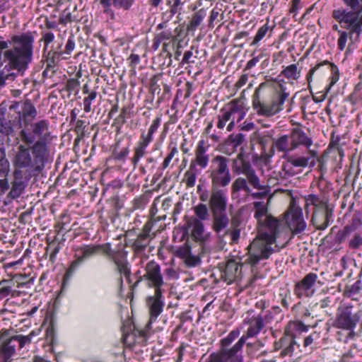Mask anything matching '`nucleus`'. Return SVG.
<instances>
[{
  "instance_id": "1",
  "label": "nucleus",
  "mask_w": 362,
  "mask_h": 362,
  "mask_svg": "<svg viewBox=\"0 0 362 362\" xmlns=\"http://www.w3.org/2000/svg\"><path fill=\"white\" fill-rule=\"evenodd\" d=\"M49 122L41 119L24 128L19 132L23 142L17 147L13 164L14 171L41 172L45 166L49 156L47 144L50 140Z\"/></svg>"
},
{
  "instance_id": "2",
  "label": "nucleus",
  "mask_w": 362,
  "mask_h": 362,
  "mask_svg": "<svg viewBox=\"0 0 362 362\" xmlns=\"http://www.w3.org/2000/svg\"><path fill=\"white\" fill-rule=\"evenodd\" d=\"M35 32L27 31L12 35L10 40H5L0 35V66L7 62L4 69L16 70L18 74L23 76L32 63L34 53Z\"/></svg>"
},
{
  "instance_id": "3",
  "label": "nucleus",
  "mask_w": 362,
  "mask_h": 362,
  "mask_svg": "<svg viewBox=\"0 0 362 362\" xmlns=\"http://www.w3.org/2000/svg\"><path fill=\"white\" fill-rule=\"evenodd\" d=\"M37 332L32 330L28 335L18 334L13 329L0 330V362H11L16 355V351L21 350L33 342Z\"/></svg>"
},
{
  "instance_id": "4",
  "label": "nucleus",
  "mask_w": 362,
  "mask_h": 362,
  "mask_svg": "<svg viewBox=\"0 0 362 362\" xmlns=\"http://www.w3.org/2000/svg\"><path fill=\"white\" fill-rule=\"evenodd\" d=\"M227 193L226 188L210 187L209 207L212 216L211 228L217 235L228 228L230 223Z\"/></svg>"
},
{
  "instance_id": "5",
  "label": "nucleus",
  "mask_w": 362,
  "mask_h": 362,
  "mask_svg": "<svg viewBox=\"0 0 362 362\" xmlns=\"http://www.w3.org/2000/svg\"><path fill=\"white\" fill-rule=\"evenodd\" d=\"M346 8L334 9L332 18L341 28L349 30L351 34L362 33V0H342Z\"/></svg>"
},
{
  "instance_id": "6",
  "label": "nucleus",
  "mask_w": 362,
  "mask_h": 362,
  "mask_svg": "<svg viewBox=\"0 0 362 362\" xmlns=\"http://www.w3.org/2000/svg\"><path fill=\"white\" fill-rule=\"evenodd\" d=\"M240 334L239 328L231 330L219 341V348L209 354L206 362H243V349L236 346L229 347Z\"/></svg>"
},
{
  "instance_id": "7",
  "label": "nucleus",
  "mask_w": 362,
  "mask_h": 362,
  "mask_svg": "<svg viewBox=\"0 0 362 362\" xmlns=\"http://www.w3.org/2000/svg\"><path fill=\"white\" fill-rule=\"evenodd\" d=\"M267 86L268 83L267 82H262L255 89L252 95V106L258 115L269 117L283 110L284 102L289 94L286 92V87L281 85L280 91L272 98L270 103L261 102L260 92Z\"/></svg>"
},
{
  "instance_id": "8",
  "label": "nucleus",
  "mask_w": 362,
  "mask_h": 362,
  "mask_svg": "<svg viewBox=\"0 0 362 362\" xmlns=\"http://www.w3.org/2000/svg\"><path fill=\"white\" fill-rule=\"evenodd\" d=\"M230 159L216 155L211 160V165L206 173L211 180V187L226 188L232 180L228 166Z\"/></svg>"
},
{
  "instance_id": "9",
  "label": "nucleus",
  "mask_w": 362,
  "mask_h": 362,
  "mask_svg": "<svg viewBox=\"0 0 362 362\" xmlns=\"http://www.w3.org/2000/svg\"><path fill=\"white\" fill-rule=\"evenodd\" d=\"M361 316L362 312L356 310L351 304L341 305L337 310L332 327L348 331L347 338L353 339L356 334L354 329L361 320Z\"/></svg>"
},
{
  "instance_id": "10",
  "label": "nucleus",
  "mask_w": 362,
  "mask_h": 362,
  "mask_svg": "<svg viewBox=\"0 0 362 362\" xmlns=\"http://www.w3.org/2000/svg\"><path fill=\"white\" fill-rule=\"evenodd\" d=\"M98 251L102 250L107 256V257L114 263L116 267V270L120 274V282L122 283L123 275L129 283H131V267L127 259V252L124 250H114L111 247V244L109 243L97 245Z\"/></svg>"
},
{
  "instance_id": "11",
  "label": "nucleus",
  "mask_w": 362,
  "mask_h": 362,
  "mask_svg": "<svg viewBox=\"0 0 362 362\" xmlns=\"http://www.w3.org/2000/svg\"><path fill=\"white\" fill-rule=\"evenodd\" d=\"M144 271V274L139 277L133 286L136 287L141 281H144L147 286L153 288L155 291L161 290L165 283L159 264L151 260L146 263Z\"/></svg>"
},
{
  "instance_id": "12",
  "label": "nucleus",
  "mask_w": 362,
  "mask_h": 362,
  "mask_svg": "<svg viewBox=\"0 0 362 362\" xmlns=\"http://www.w3.org/2000/svg\"><path fill=\"white\" fill-rule=\"evenodd\" d=\"M281 221L274 217L267 216L266 218L257 224V238L269 245L274 244L280 230Z\"/></svg>"
},
{
  "instance_id": "13",
  "label": "nucleus",
  "mask_w": 362,
  "mask_h": 362,
  "mask_svg": "<svg viewBox=\"0 0 362 362\" xmlns=\"http://www.w3.org/2000/svg\"><path fill=\"white\" fill-rule=\"evenodd\" d=\"M323 65H327L329 66V69H330L332 76L330 77V82L329 85L326 87V93H321V95L320 96H315L313 95V100L315 101V103H318L320 102H322L327 96V93L329 91L331 88L338 81L339 78V71L337 66H336L334 64L331 63L327 60L319 63L316 64L314 67L310 69L308 73L306 76V79L308 81V89L310 90L311 94L313 95V91L311 89V81L313 80V76L315 72L320 69Z\"/></svg>"
},
{
  "instance_id": "14",
  "label": "nucleus",
  "mask_w": 362,
  "mask_h": 362,
  "mask_svg": "<svg viewBox=\"0 0 362 362\" xmlns=\"http://www.w3.org/2000/svg\"><path fill=\"white\" fill-rule=\"evenodd\" d=\"M243 323L247 325V329L234 344L240 349H243L247 339L255 337L264 327V318L260 314L251 317H245Z\"/></svg>"
},
{
  "instance_id": "15",
  "label": "nucleus",
  "mask_w": 362,
  "mask_h": 362,
  "mask_svg": "<svg viewBox=\"0 0 362 362\" xmlns=\"http://www.w3.org/2000/svg\"><path fill=\"white\" fill-rule=\"evenodd\" d=\"M238 159L241 164L240 168V174H243L247 177L249 184H250L255 189L261 190L264 189L266 187L260 184L259 178L256 174L255 169L252 168L250 162L245 158L244 148H240L238 153Z\"/></svg>"
},
{
  "instance_id": "16",
  "label": "nucleus",
  "mask_w": 362,
  "mask_h": 362,
  "mask_svg": "<svg viewBox=\"0 0 362 362\" xmlns=\"http://www.w3.org/2000/svg\"><path fill=\"white\" fill-rule=\"evenodd\" d=\"M317 280V275L315 273L307 274L300 281L294 286V294L298 298H310L315 293L314 285Z\"/></svg>"
},
{
  "instance_id": "17",
  "label": "nucleus",
  "mask_w": 362,
  "mask_h": 362,
  "mask_svg": "<svg viewBox=\"0 0 362 362\" xmlns=\"http://www.w3.org/2000/svg\"><path fill=\"white\" fill-rule=\"evenodd\" d=\"M288 225L294 234L300 233L306 228V222L303 218L302 209L295 205H291L288 211Z\"/></svg>"
},
{
  "instance_id": "18",
  "label": "nucleus",
  "mask_w": 362,
  "mask_h": 362,
  "mask_svg": "<svg viewBox=\"0 0 362 362\" xmlns=\"http://www.w3.org/2000/svg\"><path fill=\"white\" fill-rule=\"evenodd\" d=\"M332 216L333 209L330 205L322 206L313 210L310 221L317 230H323L329 225Z\"/></svg>"
},
{
  "instance_id": "19",
  "label": "nucleus",
  "mask_w": 362,
  "mask_h": 362,
  "mask_svg": "<svg viewBox=\"0 0 362 362\" xmlns=\"http://www.w3.org/2000/svg\"><path fill=\"white\" fill-rule=\"evenodd\" d=\"M146 305L149 310V322H156L158 317L161 314L164 307V296L162 294V290L154 291V295L148 296L146 300Z\"/></svg>"
},
{
  "instance_id": "20",
  "label": "nucleus",
  "mask_w": 362,
  "mask_h": 362,
  "mask_svg": "<svg viewBox=\"0 0 362 362\" xmlns=\"http://www.w3.org/2000/svg\"><path fill=\"white\" fill-rule=\"evenodd\" d=\"M317 156V153L314 151L309 150L308 154L306 156H298V155H291L286 156L284 158H286L287 163L284 164L283 168L284 170H286V168L288 165L296 168H305L307 166L310 165V167H313L315 165V157Z\"/></svg>"
},
{
  "instance_id": "21",
  "label": "nucleus",
  "mask_w": 362,
  "mask_h": 362,
  "mask_svg": "<svg viewBox=\"0 0 362 362\" xmlns=\"http://www.w3.org/2000/svg\"><path fill=\"white\" fill-rule=\"evenodd\" d=\"M208 146L206 145L205 141L202 139L199 141L194 150V158L190 161L189 164H194L200 169H205L210 161L209 154L207 153Z\"/></svg>"
},
{
  "instance_id": "22",
  "label": "nucleus",
  "mask_w": 362,
  "mask_h": 362,
  "mask_svg": "<svg viewBox=\"0 0 362 362\" xmlns=\"http://www.w3.org/2000/svg\"><path fill=\"white\" fill-rule=\"evenodd\" d=\"M289 137L291 140L290 150L294 151L300 146H304L309 149L313 144L312 139L308 136L302 129L298 127L292 129Z\"/></svg>"
},
{
  "instance_id": "23",
  "label": "nucleus",
  "mask_w": 362,
  "mask_h": 362,
  "mask_svg": "<svg viewBox=\"0 0 362 362\" xmlns=\"http://www.w3.org/2000/svg\"><path fill=\"white\" fill-rule=\"evenodd\" d=\"M13 180L11 183L10 190L6 198L8 200L16 199L21 196L26 187V182L23 180L22 172L13 171Z\"/></svg>"
},
{
  "instance_id": "24",
  "label": "nucleus",
  "mask_w": 362,
  "mask_h": 362,
  "mask_svg": "<svg viewBox=\"0 0 362 362\" xmlns=\"http://www.w3.org/2000/svg\"><path fill=\"white\" fill-rule=\"evenodd\" d=\"M62 46V44H59L57 47L52 46L50 49L47 52L46 56V69L43 71L44 75L47 73L48 69L54 68L61 60L65 59L64 55L61 50Z\"/></svg>"
},
{
  "instance_id": "25",
  "label": "nucleus",
  "mask_w": 362,
  "mask_h": 362,
  "mask_svg": "<svg viewBox=\"0 0 362 362\" xmlns=\"http://www.w3.org/2000/svg\"><path fill=\"white\" fill-rule=\"evenodd\" d=\"M151 143L144 139L139 138V141L133 149V156L131 158V163L136 168L141 160L147 153V148Z\"/></svg>"
},
{
  "instance_id": "26",
  "label": "nucleus",
  "mask_w": 362,
  "mask_h": 362,
  "mask_svg": "<svg viewBox=\"0 0 362 362\" xmlns=\"http://www.w3.org/2000/svg\"><path fill=\"white\" fill-rule=\"evenodd\" d=\"M65 240L64 238L59 240L57 235L54 236V239L50 241L49 238H46V243L48 245L45 247V253L44 257H47L48 252L50 251L49 254V262L54 264L57 259V255L59 252L62 249L61 244Z\"/></svg>"
},
{
  "instance_id": "27",
  "label": "nucleus",
  "mask_w": 362,
  "mask_h": 362,
  "mask_svg": "<svg viewBox=\"0 0 362 362\" xmlns=\"http://www.w3.org/2000/svg\"><path fill=\"white\" fill-rule=\"evenodd\" d=\"M21 127V113L18 112L15 119L11 120H6L5 118L0 117V133L9 136L13 134L14 127Z\"/></svg>"
},
{
  "instance_id": "28",
  "label": "nucleus",
  "mask_w": 362,
  "mask_h": 362,
  "mask_svg": "<svg viewBox=\"0 0 362 362\" xmlns=\"http://www.w3.org/2000/svg\"><path fill=\"white\" fill-rule=\"evenodd\" d=\"M132 107L130 105L124 106L120 111L119 115L114 119L112 127L115 128L117 134L121 132L122 126L127 122V119L132 117Z\"/></svg>"
},
{
  "instance_id": "29",
  "label": "nucleus",
  "mask_w": 362,
  "mask_h": 362,
  "mask_svg": "<svg viewBox=\"0 0 362 362\" xmlns=\"http://www.w3.org/2000/svg\"><path fill=\"white\" fill-rule=\"evenodd\" d=\"M151 237L140 233L132 244V247L135 254L139 255L144 252L149 244Z\"/></svg>"
},
{
  "instance_id": "30",
  "label": "nucleus",
  "mask_w": 362,
  "mask_h": 362,
  "mask_svg": "<svg viewBox=\"0 0 362 362\" xmlns=\"http://www.w3.org/2000/svg\"><path fill=\"white\" fill-rule=\"evenodd\" d=\"M206 16V10L204 8H200L197 11L194 12L192 18L187 25V30L188 32H194L201 25L202 22Z\"/></svg>"
},
{
  "instance_id": "31",
  "label": "nucleus",
  "mask_w": 362,
  "mask_h": 362,
  "mask_svg": "<svg viewBox=\"0 0 362 362\" xmlns=\"http://www.w3.org/2000/svg\"><path fill=\"white\" fill-rule=\"evenodd\" d=\"M304 199L305 202V209L308 213V209L310 206H313V210L319 209L322 206H327L329 204L327 202L321 199L319 195L315 194H309L304 197Z\"/></svg>"
},
{
  "instance_id": "32",
  "label": "nucleus",
  "mask_w": 362,
  "mask_h": 362,
  "mask_svg": "<svg viewBox=\"0 0 362 362\" xmlns=\"http://www.w3.org/2000/svg\"><path fill=\"white\" fill-rule=\"evenodd\" d=\"M290 144L291 140L289 135L284 134L274 139L273 141L272 146L274 147L278 151L284 152L285 156H288L287 153L293 151L290 150Z\"/></svg>"
},
{
  "instance_id": "33",
  "label": "nucleus",
  "mask_w": 362,
  "mask_h": 362,
  "mask_svg": "<svg viewBox=\"0 0 362 362\" xmlns=\"http://www.w3.org/2000/svg\"><path fill=\"white\" fill-rule=\"evenodd\" d=\"M356 226L354 224L347 225L343 229L339 230L334 237L332 243L333 245H339L349 238L351 233L355 231Z\"/></svg>"
},
{
  "instance_id": "34",
  "label": "nucleus",
  "mask_w": 362,
  "mask_h": 362,
  "mask_svg": "<svg viewBox=\"0 0 362 362\" xmlns=\"http://www.w3.org/2000/svg\"><path fill=\"white\" fill-rule=\"evenodd\" d=\"M253 206L255 208L254 217L257 220V224L262 222L267 216H271L268 214V208L263 202H254Z\"/></svg>"
},
{
  "instance_id": "35",
  "label": "nucleus",
  "mask_w": 362,
  "mask_h": 362,
  "mask_svg": "<svg viewBox=\"0 0 362 362\" xmlns=\"http://www.w3.org/2000/svg\"><path fill=\"white\" fill-rule=\"evenodd\" d=\"M199 170L194 164H189V169L184 174L183 181L187 188L194 187Z\"/></svg>"
},
{
  "instance_id": "36",
  "label": "nucleus",
  "mask_w": 362,
  "mask_h": 362,
  "mask_svg": "<svg viewBox=\"0 0 362 362\" xmlns=\"http://www.w3.org/2000/svg\"><path fill=\"white\" fill-rule=\"evenodd\" d=\"M248 180L246 178H244L243 177H237L232 183L231 185V193L236 194L238 193L240 191L243 190L246 193L249 194L251 192V189L250 187L248 186Z\"/></svg>"
},
{
  "instance_id": "37",
  "label": "nucleus",
  "mask_w": 362,
  "mask_h": 362,
  "mask_svg": "<svg viewBox=\"0 0 362 362\" xmlns=\"http://www.w3.org/2000/svg\"><path fill=\"white\" fill-rule=\"evenodd\" d=\"M161 123V115H158L153 121L149 127L147 133L142 132L140 135L141 139H144L151 143L153 140V134L158 130Z\"/></svg>"
},
{
  "instance_id": "38",
  "label": "nucleus",
  "mask_w": 362,
  "mask_h": 362,
  "mask_svg": "<svg viewBox=\"0 0 362 362\" xmlns=\"http://www.w3.org/2000/svg\"><path fill=\"white\" fill-rule=\"evenodd\" d=\"M280 76H284L288 80L297 81L300 77V70L298 68L297 64H292L283 69Z\"/></svg>"
},
{
  "instance_id": "39",
  "label": "nucleus",
  "mask_w": 362,
  "mask_h": 362,
  "mask_svg": "<svg viewBox=\"0 0 362 362\" xmlns=\"http://www.w3.org/2000/svg\"><path fill=\"white\" fill-rule=\"evenodd\" d=\"M361 290L362 281L361 279H358L351 285H346L343 291V295L345 297L356 299L354 296L358 295L361 293Z\"/></svg>"
},
{
  "instance_id": "40",
  "label": "nucleus",
  "mask_w": 362,
  "mask_h": 362,
  "mask_svg": "<svg viewBox=\"0 0 362 362\" xmlns=\"http://www.w3.org/2000/svg\"><path fill=\"white\" fill-rule=\"evenodd\" d=\"M10 172V163L6 158V150L0 147V177H8Z\"/></svg>"
},
{
  "instance_id": "41",
  "label": "nucleus",
  "mask_w": 362,
  "mask_h": 362,
  "mask_svg": "<svg viewBox=\"0 0 362 362\" xmlns=\"http://www.w3.org/2000/svg\"><path fill=\"white\" fill-rule=\"evenodd\" d=\"M239 271V264L234 259H229L225 267L224 275L226 279L231 281L235 279Z\"/></svg>"
},
{
  "instance_id": "42",
  "label": "nucleus",
  "mask_w": 362,
  "mask_h": 362,
  "mask_svg": "<svg viewBox=\"0 0 362 362\" xmlns=\"http://www.w3.org/2000/svg\"><path fill=\"white\" fill-rule=\"evenodd\" d=\"M150 200V195L144 193L136 197L132 202V211L143 210Z\"/></svg>"
},
{
  "instance_id": "43",
  "label": "nucleus",
  "mask_w": 362,
  "mask_h": 362,
  "mask_svg": "<svg viewBox=\"0 0 362 362\" xmlns=\"http://www.w3.org/2000/svg\"><path fill=\"white\" fill-rule=\"evenodd\" d=\"M193 209L196 217H192L191 219H200L203 221L209 218L210 209H209L206 204L199 203Z\"/></svg>"
},
{
  "instance_id": "44",
  "label": "nucleus",
  "mask_w": 362,
  "mask_h": 362,
  "mask_svg": "<svg viewBox=\"0 0 362 362\" xmlns=\"http://www.w3.org/2000/svg\"><path fill=\"white\" fill-rule=\"evenodd\" d=\"M81 252V256H79L80 259L83 260V262L87 259L90 258L91 257L95 255L98 253V247L97 245H87L81 247L79 249Z\"/></svg>"
},
{
  "instance_id": "45",
  "label": "nucleus",
  "mask_w": 362,
  "mask_h": 362,
  "mask_svg": "<svg viewBox=\"0 0 362 362\" xmlns=\"http://www.w3.org/2000/svg\"><path fill=\"white\" fill-rule=\"evenodd\" d=\"M37 115V112L35 107L31 103L30 101H25L24 106L22 110V115L25 123H27L26 118L30 117L32 119H35Z\"/></svg>"
},
{
  "instance_id": "46",
  "label": "nucleus",
  "mask_w": 362,
  "mask_h": 362,
  "mask_svg": "<svg viewBox=\"0 0 362 362\" xmlns=\"http://www.w3.org/2000/svg\"><path fill=\"white\" fill-rule=\"evenodd\" d=\"M192 234L196 239H201L204 232V225L200 219H191Z\"/></svg>"
},
{
  "instance_id": "47",
  "label": "nucleus",
  "mask_w": 362,
  "mask_h": 362,
  "mask_svg": "<svg viewBox=\"0 0 362 362\" xmlns=\"http://www.w3.org/2000/svg\"><path fill=\"white\" fill-rule=\"evenodd\" d=\"M129 153V148L128 146L122 148L119 151L114 150L112 154V158L114 160L124 163Z\"/></svg>"
},
{
  "instance_id": "48",
  "label": "nucleus",
  "mask_w": 362,
  "mask_h": 362,
  "mask_svg": "<svg viewBox=\"0 0 362 362\" xmlns=\"http://www.w3.org/2000/svg\"><path fill=\"white\" fill-rule=\"evenodd\" d=\"M76 47L75 38L73 34H71L66 41L64 49L62 50L64 55V59H69L72 52L74 50Z\"/></svg>"
},
{
  "instance_id": "49",
  "label": "nucleus",
  "mask_w": 362,
  "mask_h": 362,
  "mask_svg": "<svg viewBox=\"0 0 362 362\" xmlns=\"http://www.w3.org/2000/svg\"><path fill=\"white\" fill-rule=\"evenodd\" d=\"M158 38H159L162 42L166 40H170V42L172 43L173 46H175V43L177 41V35H174L173 32L168 30H164L159 33L155 35Z\"/></svg>"
},
{
  "instance_id": "50",
  "label": "nucleus",
  "mask_w": 362,
  "mask_h": 362,
  "mask_svg": "<svg viewBox=\"0 0 362 362\" xmlns=\"http://www.w3.org/2000/svg\"><path fill=\"white\" fill-rule=\"evenodd\" d=\"M42 37L39 42H42L44 44L43 52H46L48 49L49 44H51L55 38L54 34L49 30H45L41 32Z\"/></svg>"
},
{
  "instance_id": "51",
  "label": "nucleus",
  "mask_w": 362,
  "mask_h": 362,
  "mask_svg": "<svg viewBox=\"0 0 362 362\" xmlns=\"http://www.w3.org/2000/svg\"><path fill=\"white\" fill-rule=\"evenodd\" d=\"M245 135L243 133L231 134L228 139L227 142L232 144L234 148L241 145L245 141Z\"/></svg>"
},
{
  "instance_id": "52",
  "label": "nucleus",
  "mask_w": 362,
  "mask_h": 362,
  "mask_svg": "<svg viewBox=\"0 0 362 362\" xmlns=\"http://www.w3.org/2000/svg\"><path fill=\"white\" fill-rule=\"evenodd\" d=\"M343 28L346 30V28ZM347 30H349L347 29ZM338 33L339 35V38L337 40L338 49L340 51H343L346 47V44L348 39V35H350V36L351 37V35L354 33L351 34L349 30V33H347L346 30H338Z\"/></svg>"
},
{
  "instance_id": "53",
  "label": "nucleus",
  "mask_w": 362,
  "mask_h": 362,
  "mask_svg": "<svg viewBox=\"0 0 362 362\" xmlns=\"http://www.w3.org/2000/svg\"><path fill=\"white\" fill-rule=\"evenodd\" d=\"M135 0H112L113 6L117 9L129 11L134 5Z\"/></svg>"
},
{
  "instance_id": "54",
  "label": "nucleus",
  "mask_w": 362,
  "mask_h": 362,
  "mask_svg": "<svg viewBox=\"0 0 362 362\" xmlns=\"http://www.w3.org/2000/svg\"><path fill=\"white\" fill-rule=\"evenodd\" d=\"M100 4L103 9V13L108 16L111 20H115V14L111 8L112 5V0H100Z\"/></svg>"
},
{
  "instance_id": "55",
  "label": "nucleus",
  "mask_w": 362,
  "mask_h": 362,
  "mask_svg": "<svg viewBox=\"0 0 362 362\" xmlns=\"http://www.w3.org/2000/svg\"><path fill=\"white\" fill-rule=\"evenodd\" d=\"M98 93L96 90H91L87 97L83 99V110L88 113L91 111L92 102L96 98Z\"/></svg>"
},
{
  "instance_id": "56",
  "label": "nucleus",
  "mask_w": 362,
  "mask_h": 362,
  "mask_svg": "<svg viewBox=\"0 0 362 362\" xmlns=\"http://www.w3.org/2000/svg\"><path fill=\"white\" fill-rule=\"evenodd\" d=\"M245 344L247 353L249 355H254L264 346V343L260 340H256L254 342H248Z\"/></svg>"
},
{
  "instance_id": "57",
  "label": "nucleus",
  "mask_w": 362,
  "mask_h": 362,
  "mask_svg": "<svg viewBox=\"0 0 362 362\" xmlns=\"http://www.w3.org/2000/svg\"><path fill=\"white\" fill-rule=\"evenodd\" d=\"M269 30V26L267 25V23L264 24V25H262V27H260L255 37H254V40L253 41L251 42V45L253 46V45H257L260 40H262L266 35V34L267 33Z\"/></svg>"
},
{
  "instance_id": "58",
  "label": "nucleus",
  "mask_w": 362,
  "mask_h": 362,
  "mask_svg": "<svg viewBox=\"0 0 362 362\" xmlns=\"http://www.w3.org/2000/svg\"><path fill=\"white\" fill-rule=\"evenodd\" d=\"M83 262V260L80 259L78 257L76 260L73 261L69 268L67 269L65 276L66 278H70L73 276V274L77 271L81 264Z\"/></svg>"
},
{
  "instance_id": "59",
  "label": "nucleus",
  "mask_w": 362,
  "mask_h": 362,
  "mask_svg": "<svg viewBox=\"0 0 362 362\" xmlns=\"http://www.w3.org/2000/svg\"><path fill=\"white\" fill-rule=\"evenodd\" d=\"M11 281H4L0 283V298H4L9 296L11 293V286L8 285L11 284Z\"/></svg>"
},
{
  "instance_id": "60",
  "label": "nucleus",
  "mask_w": 362,
  "mask_h": 362,
  "mask_svg": "<svg viewBox=\"0 0 362 362\" xmlns=\"http://www.w3.org/2000/svg\"><path fill=\"white\" fill-rule=\"evenodd\" d=\"M191 254V247L189 245L181 246L175 252V255L182 259H185Z\"/></svg>"
},
{
  "instance_id": "61",
  "label": "nucleus",
  "mask_w": 362,
  "mask_h": 362,
  "mask_svg": "<svg viewBox=\"0 0 362 362\" xmlns=\"http://www.w3.org/2000/svg\"><path fill=\"white\" fill-rule=\"evenodd\" d=\"M362 246V236L360 233H356L349 242V247L351 250H356Z\"/></svg>"
},
{
  "instance_id": "62",
  "label": "nucleus",
  "mask_w": 362,
  "mask_h": 362,
  "mask_svg": "<svg viewBox=\"0 0 362 362\" xmlns=\"http://www.w3.org/2000/svg\"><path fill=\"white\" fill-rule=\"evenodd\" d=\"M162 76L161 74H154L150 79V90L154 93L158 91V93L160 90V86L158 85V81H160Z\"/></svg>"
},
{
  "instance_id": "63",
  "label": "nucleus",
  "mask_w": 362,
  "mask_h": 362,
  "mask_svg": "<svg viewBox=\"0 0 362 362\" xmlns=\"http://www.w3.org/2000/svg\"><path fill=\"white\" fill-rule=\"evenodd\" d=\"M183 261L187 267H194L201 263L200 258L197 255H192V253Z\"/></svg>"
},
{
  "instance_id": "64",
  "label": "nucleus",
  "mask_w": 362,
  "mask_h": 362,
  "mask_svg": "<svg viewBox=\"0 0 362 362\" xmlns=\"http://www.w3.org/2000/svg\"><path fill=\"white\" fill-rule=\"evenodd\" d=\"M73 21L71 13L68 11L67 8L62 11L59 18V24L64 25H66L68 23H71Z\"/></svg>"
}]
</instances>
